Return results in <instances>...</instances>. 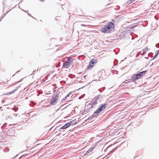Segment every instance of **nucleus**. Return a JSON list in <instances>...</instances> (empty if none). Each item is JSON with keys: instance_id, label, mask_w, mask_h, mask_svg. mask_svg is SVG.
<instances>
[{"instance_id": "1", "label": "nucleus", "mask_w": 159, "mask_h": 159, "mask_svg": "<svg viewBox=\"0 0 159 159\" xmlns=\"http://www.w3.org/2000/svg\"><path fill=\"white\" fill-rule=\"evenodd\" d=\"M114 25L113 23L110 22L101 27V30L103 33L108 34L114 30Z\"/></svg>"}, {"instance_id": "2", "label": "nucleus", "mask_w": 159, "mask_h": 159, "mask_svg": "<svg viewBox=\"0 0 159 159\" xmlns=\"http://www.w3.org/2000/svg\"><path fill=\"white\" fill-rule=\"evenodd\" d=\"M73 59L70 57H69L65 62L64 63L63 67L64 68H68L73 63Z\"/></svg>"}, {"instance_id": "3", "label": "nucleus", "mask_w": 159, "mask_h": 159, "mask_svg": "<svg viewBox=\"0 0 159 159\" xmlns=\"http://www.w3.org/2000/svg\"><path fill=\"white\" fill-rule=\"evenodd\" d=\"M59 96L58 95L53 96L51 99L50 104L51 105H54L57 103L59 99Z\"/></svg>"}, {"instance_id": "4", "label": "nucleus", "mask_w": 159, "mask_h": 159, "mask_svg": "<svg viewBox=\"0 0 159 159\" xmlns=\"http://www.w3.org/2000/svg\"><path fill=\"white\" fill-rule=\"evenodd\" d=\"M107 107L106 104H103L101 105L98 110L94 112V114H98L104 110Z\"/></svg>"}, {"instance_id": "5", "label": "nucleus", "mask_w": 159, "mask_h": 159, "mask_svg": "<svg viewBox=\"0 0 159 159\" xmlns=\"http://www.w3.org/2000/svg\"><path fill=\"white\" fill-rule=\"evenodd\" d=\"M98 59L93 58L89 62V64L88 66V69H90L94 66V64L97 62Z\"/></svg>"}, {"instance_id": "6", "label": "nucleus", "mask_w": 159, "mask_h": 159, "mask_svg": "<svg viewBox=\"0 0 159 159\" xmlns=\"http://www.w3.org/2000/svg\"><path fill=\"white\" fill-rule=\"evenodd\" d=\"M70 125V123H67L60 128V129H64L68 128Z\"/></svg>"}, {"instance_id": "7", "label": "nucleus", "mask_w": 159, "mask_h": 159, "mask_svg": "<svg viewBox=\"0 0 159 159\" xmlns=\"http://www.w3.org/2000/svg\"><path fill=\"white\" fill-rule=\"evenodd\" d=\"M133 82L135 81L136 80L138 79H139L138 76L137 74L134 75L131 78Z\"/></svg>"}, {"instance_id": "8", "label": "nucleus", "mask_w": 159, "mask_h": 159, "mask_svg": "<svg viewBox=\"0 0 159 159\" xmlns=\"http://www.w3.org/2000/svg\"><path fill=\"white\" fill-rule=\"evenodd\" d=\"M146 70L145 71H143L139 72L138 74H137L139 78L143 76L145 74V73L146 72Z\"/></svg>"}, {"instance_id": "9", "label": "nucleus", "mask_w": 159, "mask_h": 159, "mask_svg": "<svg viewBox=\"0 0 159 159\" xmlns=\"http://www.w3.org/2000/svg\"><path fill=\"white\" fill-rule=\"evenodd\" d=\"M93 150V148H90L86 152V154H88L90 153Z\"/></svg>"}, {"instance_id": "10", "label": "nucleus", "mask_w": 159, "mask_h": 159, "mask_svg": "<svg viewBox=\"0 0 159 159\" xmlns=\"http://www.w3.org/2000/svg\"><path fill=\"white\" fill-rule=\"evenodd\" d=\"M159 53V50L158 52H157V53L156 54V55H155V56L154 57H156V56H157V55Z\"/></svg>"}, {"instance_id": "11", "label": "nucleus", "mask_w": 159, "mask_h": 159, "mask_svg": "<svg viewBox=\"0 0 159 159\" xmlns=\"http://www.w3.org/2000/svg\"><path fill=\"white\" fill-rule=\"evenodd\" d=\"M9 81V80H7V79H6L5 81L6 82H8Z\"/></svg>"}, {"instance_id": "12", "label": "nucleus", "mask_w": 159, "mask_h": 159, "mask_svg": "<svg viewBox=\"0 0 159 159\" xmlns=\"http://www.w3.org/2000/svg\"><path fill=\"white\" fill-rule=\"evenodd\" d=\"M39 1H42V2H43L44 1V0H39Z\"/></svg>"}, {"instance_id": "13", "label": "nucleus", "mask_w": 159, "mask_h": 159, "mask_svg": "<svg viewBox=\"0 0 159 159\" xmlns=\"http://www.w3.org/2000/svg\"><path fill=\"white\" fill-rule=\"evenodd\" d=\"M4 83H6L5 82V81H4V82H3Z\"/></svg>"}]
</instances>
